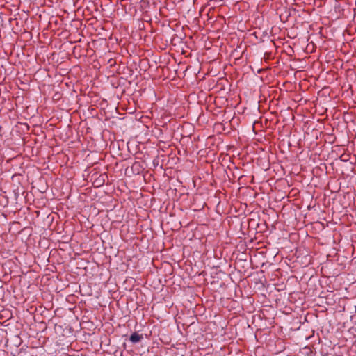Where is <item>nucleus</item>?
<instances>
[{
  "mask_svg": "<svg viewBox=\"0 0 356 356\" xmlns=\"http://www.w3.org/2000/svg\"><path fill=\"white\" fill-rule=\"evenodd\" d=\"M142 339L143 336L141 334H139L137 332H134L130 336L129 339L132 343H136L139 342Z\"/></svg>",
  "mask_w": 356,
  "mask_h": 356,
  "instance_id": "f257e3e1",
  "label": "nucleus"
}]
</instances>
